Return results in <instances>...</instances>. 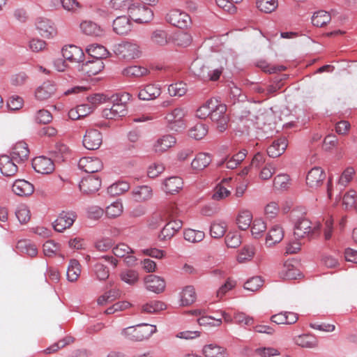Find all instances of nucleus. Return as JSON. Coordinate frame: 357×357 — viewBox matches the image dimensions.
Here are the masks:
<instances>
[{"label":"nucleus","mask_w":357,"mask_h":357,"mask_svg":"<svg viewBox=\"0 0 357 357\" xmlns=\"http://www.w3.org/2000/svg\"><path fill=\"white\" fill-rule=\"evenodd\" d=\"M254 352L259 357H274L281 354L278 349L272 347H259Z\"/></svg>","instance_id":"6e6d98bb"},{"label":"nucleus","mask_w":357,"mask_h":357,"mask_svg":"<svg viewBox=\"0 0 357 357\" xmlns=\"http://www.w3.org/2000/svg\"><path fill=\"white\" fill-rule=\"evenodd\" d=\"M102 142L101 132L96 129L88 130L83 138V145L89 150H97Z\"/></svg>","instance_id":"6e6552de"},{"label":"nucleus","mask_w":357,"mask_h":357,"mask_svg":"<svg viewBox=\"0 0 357 357\" xmlns=\"http://www.w3.org/2000/svg\"><path fill=\"white\" fill-rule=\"evenodd\" d=\"M207 133L208 128L206 125L202 123H197L192 127L188 132L189 136L196 140L203 139Z\"/></svg>","instance_id":"49530a36"},{"label":"nucleus","mask_w":357,"mask_h":357,"mask_svg":"<svg viewBox=\"0 0 357 357\" xmlns=\"http://www.w3.org/2000/svg\"><path fill=\"white\" fill-rule=\"evenodd\" d=\"M187 92L186 84L182 82L172 84L168 87V93L171 96L181 97Z\"/></svg>","instance_id":"4d7b16f0"},{"label":"nucleus","mask_w":357,"mask_h":357,"mask_svg":"<svg viewBox=\"0 0 357 357\" xmlns=\"http://www.w3.org/2000/svg\"><path fill=\"white\" fill-rule=\"evenodd\" d=\"M183 236L186 241L190 243H197L204 239L205 234L202 231L188 229L184 231Z\"/></svg>","instance_id":"603ef678"},{"label":"nucleus","mask_w":357,"mask_h":357,"mask_svg":"<svg viewBox=\"0 0 357 357\" xmlns=\"http://www.w3.org/2000/svg\"><path fill=\"white\" fill-rule=\"evenodd\" d=\"M227 231V224L224 221H214L210 227V235L212 238H220Z\"/></svg>","instance_id":"37998d69"},{"label":"nucleus","mask_w":357,"mask_h":357,"mask_svg":"<svg viewBox=\"0 0 357 357\" xmlns=\"http://www.w3.org/2000/svg\"><path fill=\"white\" fill-rule=\"evenodd\" d=\"M331 20L329 13L325 10H319L314 13L312 17V24L317 27H322L326 25Z\"/></svg>","instance_id":"ea45409f"},{"label":"nucleus","mask_w":357,"mask_h":357,"mask_svg":"<svg viewBox=\"0 0 357 357\" xmlns=\"http://www.w3.org/2000/svg\"><path fill=\"white\" fill-rule=\"evenodd\" d=\"M13 192L18 196H29L33 191V184L24 179L16 180L12 187Z\"/></svg>","instance_id":"393cba45"},{"label":"nucleus","mask_w":357,"mask_h":357,"mask_svg":"<svg viewBox=\"0 0 357 357\" xmlns=\"http://www.w3.org/2000/svg\"><path fill=\"white\" fill-rule=\"evenodd\" d=\"M149 73V70L143 66H131L125 68L122 70V74L124 76L130 77H140L147 75Z\"/></svg>","instance_id":"58836bf2"},{"label":"nucleus","mask_w":357,"mask_h":357,"mask_svg":"<svg viewBox=\"0 0 357 357\" xmlns=\"http://www.w3.org/2000/svg\"><path fill=\"white\" fill-rule=\"evenodd\" d=\"M132 22L126 15L117 17L113 22V30L119 35H126L132 29Z\"/></svg>","instance_id":"4be33fe9"},{"label":"nucleus","mask_w":357,"mask_h":357,"mask_svg":"<svg viewBox=\"0 0 357 357\" xmlns=\"http://www.w3.org/2000/svg\"><path fill=\"white\" fill-rule=\"evenodd\" d=\"M146 288L147 290L156 294H160L165 290V282L159 276L149 275L144 278Z\"/></svg>","instance_id":"412c9836"},{"label":"nucleus","mask_w":357,"mask_h":357,"mask_svg":"<svg viewBox=\"0 0 357 357\" xmlns=\"http://www.w3.org/2000/svg\"><path fill=\"white\" fill-rule=\"evenodd\" d=\"M36 29L40 35L46 38H50L56 34L53 23L48 19L39 17L36 22Z\"/></svg>","instance_id":"aec40b11"},{"label":"nucleus","mask_w":357,"mask_h":357,"mask_svg":"<svg viewBox=\"0 0 357 357\" xmlns=\"http://www.w3.org/2000/svg\"><path fill=\"white\" fill-rule=\"evenodd\" d=\"M356 192L354 190H349L344 194L342 203L347 210L352 209L356 207Z\"/></svg>","instance_id":"774afa93"},{"label":"nucleus","mask_w":357,"mask_h":357,"mask_svg":"<svg viewBox=\"0 0 357 357\" xmlns=\"http://www.w3.org/2000/svg\"><path fill=\"white\" fill-rule=\"evenodd\" d=\"M114 255L120 258H124L128 254H133L134 251L127 244L119 243L113 248Z\"/></svg>","instance_id":"69168bd1"},{"label":"nucleus","mask_w":357,"mask_h":357,"mask_svg":"<svg viewBox=\"0 0 357 357\" xmlns=\"http://www.w3.org/2000/svg\"><path fill=\"white\" fill-rule=\"evenodd\" d=\"M266 229V225L261 219L254 220L251 226V232L255 238H260Z\"/></svg>","instance_id":"13d9d810"},{"label":"nucleus","mask_w":357,"mask_h":357,"mask_svg":"<svg viewBox=\"0 0 357 357\" xmlns=\"http://www.w3.org/2000/svg\"><path fill=\"white\" fill-rule=\"evenodd\" d=\"M77 218V214L73 211H62L53 222L54 229L59 232H63L70 228Z\"/></svg>","instance_id":"423d86ee"},{"label":"nucleus","mask_w":357,"mask_h":357,"mask_svg":"<svg viewBox=\"0 0 357 357\" xmlns=\"http://www.w3.org/2000/svg\"><path fill=\"white\" fill-rule=\"evenodd\" d=\"M104 68V64L102 60H91L82 63L80 70L86 75L91 77L97 75Z\"/></svg>","instance_id":"bb28decb"},{"label":"nucleus","mask_w":357,"mask_h":357,"mask_svg":"<svg viewBox=\"0 0 357 357\" xmlns=\"http://www.w3.org/2000/svg\"><path fill=\"white\" fill-rule=\"evenodd\" d=\"M290 185V178L287 174H280L273 180V187L276 190H284Z\"/></svg>","instance_id":"09e8293b"},{"label":"nucleus","mask_w":357,"mask_h":357,"mask_svg":"<svg viewBox=\"0 0 357 357\" xmlns=\"http://www.w3.org/2000/svg\"><path fill=\"white\" fill-rule=\"evenodd\" d=\"M33 168L42 174H48L54 170L55 166L52 160L45 156H38L32 161Z\"/></svg>","instance_id":"ddd939ff"},{"label":"nucleus","mask_w":357,"mask_h":357,"mask_svg":"<svg viewBox=\"0 0 357 357\" xmlns=\"http://www.w3.org/2000/svg\"><path fill=\"white\" fill-rule=\"evenodd\" d=\"M166 308V305L160 301H152L142 305V312L146 313H156Z\"/></svg>","instance_id":"8fccbe9b"},{"label":"nucleus","mask_w":357,"mask_h":357,"mask_svg":"<svg viewBox=\"0 0 357 357\" xmlns=\"http://www.w3.org/2000/svg\"><path fill=\"white\" fill-rule=\"evenodd\" d=\"M165 19L169 24L179 29H187L192 24L190 16L179 9L171 10L166 15Z\"/></svg>","instance_id":"7ed1b4c3"},{"label":"nucleus","mask_w":357,"mask_h":357,"mask_svg":"<svg viewBox=\"0 0 357 357\" xmlns=\"http://www.w3.org/2000/svg\"><path fill=\"white\" fill-rule=\"evenodd\" d=\"M123 212V204L120 202H114L106 208L105 213L109 218H116Z\"/></svg>","instance_id":"e2e57ef3"},{"label":"nucleus","mask_w":357,"mask_h":357,"mask_svg":"<svg viewBox=\"0 0 357 357\" xmlns=\"http://www.w3.org/2000/svg\"><path fill=\"white\" fill-rule=\"evenodd\" d=\"M216 99L211 98L208 100L202 106L197 109L196 115L199 119H206L210 117L211 112L216 106Z\"/></svg>","instance_id":"c03bdc74"},{"label":"nucleus","mask_w":357,"mask_h":357,"mask_svg":"<svg viewBox=\"0 0 357 357\" xmlns=\"http://www.w3.org/2000/svg\"><path fill=\"white\" fill-rule=\"evenodd\" d=\"M256 253V247L253 245H245L239 251L237 261L245 263L252 259Z\"/></svg>","instance_id":"e433bc0d"},{"label":"nucleus","mask_w":357,"mask_h":357,"mask_svg":"<svg viewBox=\"0 0 357 357\" xmlns=\"http://www.w3.org/2000/svg\"><path fill=\"white\" fill-rule=\"evenodd\" d=\"M325 178L324 171L319 167H314L307 174L306 184L309 188L316 189L323 183Z\"/></svg>","instance_id":"4468645a"},{"label":"nucleus","mask_w":357,"mask_h":357,"mask_svg":"<svg viewBox=\"0 0 357 357\" xmlns=\"http://www.w3.org/2000/svg\"><path fill=\"white\" fill-rule=\"evenodd\" d=\"M197 295L192 286H187L181 292V303L183 306L192 304L196 301Z\"/></svg>","instance_id":"4c0bfd02"},{"label":"nucleus","mask_w":357,"mask_h":357,"mask_svg":"<svg viewBox=\"0 0 357 357\" xmlns=\"http://www.w3.org/2000/svg\"><path fill=\"white\" fill-rule=\"evenodd\" d=\"M131 13L135 17V21L139 23L149 22L153 17V10L146 6H139Z\"/></svg>","instance_id":"cd10ccee"},{"label":"nucleus","mask_w":357,"mask_h":357,"mask_svg":"<svg viewBox=\"0 0 357 357\" xmlns=\"http://www.w3.org/2000/svg\"><path fill=\"white\" fill-rule=\"evenodd\" d=\"M91 112L92 109L90 106L84 104L80 105L68 112V117L72 120H77L89 115Z\"/></svg>","instance_id":"79ce46f5"},{"label":"nucleus","mask_w":357,"mask_h":357,"mask_svg":"<svg viewBox=\"0 0 357 357\" xmlns=\"http://www.w3.org/2000/svg\"><path fill=\"white\" fill-rule=\"evenodd\" d=\"M236 324L243 326H252L254 324V318L242 312H236L234 314Z\"/></svg>","instance_id":"680f3d73"},{"label":"nucleus","mask_w":357,"mask_h":357,"mask_svg":"<svg viewBox=\"0 0 357 357\" xmlns=\"http://www.w3.org/2000/svg\"><path fill=\"white\" fill-rule=\"evenodd\" d=\"M288 146L287 139L281 137L274 140L267 149V153L271 158H277L281 155Z\"/></svg>","instance_id":"a878e982"},{"label":"nucleus","mask_w":357,"mask_h":357,"mask_svg":"<svg viewBox=\"0 0 357 357\" xmlns=\"http://www.w3.org/2000/svg\"><path fill=\"white\" fill-rule=\"evenodd\" d=\"M225 243L227 247L236 248L241 244V237L237 232H229L225 236Z\"/></svg>","instance_id":"0e129e2a"},{"label":"nucleus","mask_w":357,"mask_h":357,"mask_svg":"<svg viewBox=\"0 0 357 357\" xmlns=\"http://www.w3.org/2000/svg\"><path fill=\"white\" fill-rule=\"evenodd\" d=\"M298 270L290 263L285 262L280 271V276L284 280L296 279Z\"/></svg>","instance_id":"de8ad7c7"},{"label":"nucleus","mask_w":357,"mask_h":357,"mask_svg":"<svg viewBox=\"0 0 357 357\" xmlns=\"http://www.w3.org/2000/svg\"><path fill=\"white\" fill-rule=\"evenodd\" d=\"M160 93L161 89L158 85L149 84L139 90L138 97L142 100H151L158 98Z\"/></svg>","instance_id":"b1692460"},{"label":"nucleus","mask_w":357,"mask_h":357,"mask_svg":"<svg viewBox=\"0 0 357 357\" xmlns=\"http://www.w3.org/2000/svg\"><path fill=\"white\" fill-rule=\"evenodd\" d=\"M156 326L147 324H138L124 328L123 333L130 340L133 341H142L148 339L152 334L156 332Z\"/></svg>","instance_id":"f03ea898"},{"label":"nucleus","mask_w":357,"mask_h":357,"mask_svg":"<svg viewBox=\"0 0 357 357\" xmlns=\"http://www.w3.org/2000/svg\"><path fill=\"white\" fill-rule=\"evenodd\" d=\"M215 105L217 107H213L209 118L216 123L217 129L222 132L227 128L228 117L225 114L227 107L225 105L220 103L217 99Z\"/></svg>","instance_id":"20e7f679"},{"label":"nucleus","mask_w":357,"mask_h":357,"mask_svg":"<svg viewBox=\"0 0 357 357\" xmlns=\"http://www.w3.org/2000/svg\"><path fill=\"white\" fill-rule=\"evenodd\" d=\"M56 91L55 83L52 81H46L36 89L35 97L40 101L46 100L52 98L55 94Z\"/></svg>","instance_id":"f3484780"},{"label":"nucleus","mask_w":357,"mask_h":357,"mask_svg":"<svg viewBox=\"0 0 357 357\" xmlns=\"http://www.w3.org/2000/svg\"><path fill=\"white\" fill-rule=\"evenodd\" d=\"M185 116L184 111L182 108H175L170 112L167 113L165 119L171 130L177 131L179 128L184 127L183 117Z\"/></svg>","instance_id":"9d476101"},{"label":"nucleus","mask_w":357,"mask_h":357,"mask_svg":"<svg viewBox=\"0 0 357 357\" xmlns=\"http://www.w3.org/2000/svg\"><path fill=\"white\" fill-rule=\"evenodd\" d=\"M257 7L259 10L265 13L274 11L278 6V0H257Z\"/></svg>","instance_id":"864d4df0"},{"label":"nucleus","mask_w":357,"mask_h":357,"mask_svg":"<svg viewBox=\"0 0 357 357\" xmlns=\"http://www.w3.org/2000/svg\"><path fill=\"white\" fill-rule=\"evenodd\" d=\"M165 191L167 193L174 194L178 192L183 187V181L178 176H172L167 178L164 182Z\"/></svg>","instance_id":"2f4dec72"},{"label":"nucleus","mask_w":357,"mask_h":357,"mask_svg":"<svg viewBox=\"0 0 357 357\" xmlns=\"http://www.w3.org/2000/svg\"><path fill=\"white\" fill-rule=\"evenodd\" d=\"M152 43L158 46H164L168 43L167 33L164 30L157 29L151 36Z\"/></svg>","instance_id":"3c124183"},{"label":"nucleus","mask_w":357,"mask_h":357,"mask_svg":"<svg viewBox=\"0 0 357 357\" xmlns=\"http://www.w3.org/2000/svg\"><path fill=\"white\" fill-rule=\"evenodd\" d=\"M79 186L80 190L84 193H95L101 186V179L96 175H89L82 179Z\"/></svg>","instance_id":"f8f14e48"},{"label":"nucleus","mask_w":357,"mask_h":357,"mask_svg":"<svg viewBox=\"0 0 357 357\" xmlns=\"http://www.w3.org/2000/svg\"><path fill=\"white\" fill-rule=\"evenodd\" d=\"M132 198L137 202H144L153 197L152 188L146 185L135 188L131 192Z\"/></svg>","instance_id":"5701e85b"},{"label":"nucleus","mask_w":357,"mask_h":357,"mask_svg":"<svg viewBox=\"0 0 357 357\" xmlns=\"http://www.w3.org/2000/svg\"><path fill=\"white\" fill-rule=\"evenodd\" d=\"M78 167L86 173L93 174L101 170L103 165L98 158L84 157L79 160Z\"/></svg>","instance_id":"9b49d317"},{"label":"nucleus","mask_w":357,"mask_h":357,"mask_svg":"<svg viewBox=\"0 0 357 357\" xmlns=\"http://www.w3.org/2000/svg\"><path fill=\"white\" fill-rule=\"evenodd\" d=\"M81 266L78 261L72 259L67 270V278L70 282H75L77 280L81 273Z\"/></svg>","instance_id":"a18cd8bd"},{"label":"nucleus","mask_w":357,"mask_h":357,"mask_svg":"<svg viewBox=\"0 0 357 357\" xmlns=\"http://www.w3.org/2000/svg\"><path fill=\"white\" fill-rule=\"evenodd\" d=\"M263 285V280L261 277L256 276L251 278L244 284V288L250 291L259 290Z\"/></svg>","instance_id":"338daca9"},{"label":"nucleus","mask_w":357,"mask_h":357,"mask_svg":"<svg viewBox=\"0 0 357 357\" xmlns=\"http://www.w3.org/2000/svg\"><path fill=\"white\" fill-rule=\"evenodd\" d=\"M29 153L30 151L28 144L23 141H20L13 146L10 155L15 159L17 164L21 165L28 160Z\"/></svg>","instance_id":"2eb2a0df"},{"label":"nucleus","mask_w":357,"mask_h":357,"mask_svg":"<svg viewBox=\"0 0 357 357\" xmlns=\"http://www.w3.org/2000/svg\"><path fill=\"white\" fill-rule=\"evenodd\" d=\"M62 55L64 59L71 63H80L84 58L83 50L73 45L64 46L62 48Z\"/></svg>","instance_id":"dca6fc26"},{"label":"nucleus","mask_w":357,"mask_h":357,"mask_svg":"<svg viewBox=\"0 0 357 357\" xmlns=\"http://www.w3.org/2000/svg\"><path fill=\"white\" fill-rule=\"evenodd\" d=\"M224 67L209 70L208 67L203 66L198 75L204 81H216L222 75Z\"/></svg>","instance_id":"7c9ffc66"},{"label":"nucleus","mask_w":357,"mask_h":357,"mask_svg":"<svg viewBox=\"0 0 357 357\" xmlns=\"http://www.w3.org/2000/svg\"><path fill=\"white\" fill-rule=\"evenodd\" d=\"M19 165L10 155H0V172L6 177L15 176L19 171Z\"/></svg>","instance_id":"39448f33"},{"label":"nucleus","mask_w":357,"mask_h":357,"mask_svg":"<svg viewBox=\"0 0 357 357\" xmlns=\"http://www.w3.org/2000/svg\"><path fill=\"white\" fill-rule=\"evenodd\" d=\"M182 225V222L180 220L169 221L161 230L158 236L159 239L162 241L171 239L181 229Z\"/></svg>","instance_id":"a211bd4d"},{"label":"nucleus","mask_w":357,"mask_h":357,"mask_svg":"<svg viewBox=\"0 0 357 357\" xmlns=\"http://www.w3.org/2000/svg\"><path fill=\"white\" fill-rule=\"evenodd\" d=\"M294 342L299 347L303 348H314L317 345L316 338L309 334H303L296 336L294 338Z\"/></svg>","instance_id":"a19ab883"},{"label":"nucleus","mask_w":357,"mask_h":357,"mask_svg":"<svg viewBox=\"0 0 357 357\" xmlns=\"http://www.w3.org/2000/svg\"><path fill=\"white\" fill-rule=\"evenodd\" d=\"M284 238V231L280 226H273L268 232L266 237V244L271 247L280 243Z\"/></svg>","instance_id":"c85d7f7f"},{"label":"nucleus","mask_w":357,"mask_h":357,"mask_svg":"<svg viewBox=\"0 0 357 357\" xmlns=\"http://www.w3.org/2000/svg\"><path fill=\"white\" fill-rule=\"evenodd\" d=\"M127 114V107L123 102H116L110 108L102 111V116L107 119H116Z\"/></svg>","instance_id":"6ab92c4d"},{"label":"nucleus","mask_w":357,"mask_h":357,"mask_svg":"<svg viewBox=\"0 0 357 357\" xmlns=\"http://www.w3.org/2000/svg\"><path fill=\"white\" fill-rule=\"evenodd\" d=\"M81 31L86 35L99 36L102 34V29L91 21H84L79 25Z\"/></svg>","instance_id":"473e14b6"},{"label":"nucleus","mask_w":357,"mask_h":357,"mask_svg":"<svg viewBox=\"0 0 357 357\" xmlns=\"http://www.w3.org/2000/svg\"><path fill=\"white\" fill-rule=\"evenodd\" d=\"M120 278L124 282L133 285L138 281L139 275L136 271L126 270L120 273Z\"/></svg>","instance_id":"bf43d9fd"},{"label":"nucleus","mask_w":357,"mask_h":357,"mask_svg":"<svg viewBox=\"0 0 357 357\" xmlns=\"http://www.w3.org/2000/svg\"><path fill=\"white\" fill-rule=\"evenodd\" d=\"M320 228L319 223L312 225L310 220L301 218L294 225V235L297 240L305 238L310 240L319 234Z\"/></svg>","instance_id":"f257e3e1"},{"label":"nucleus","mask_w":357,"mask_h":357,"mask_svg":"<svg viewBox=\"0 0 357 357\" xmlns=\"http://www.w3.org/2000/svg\"><path fill=\"white\" fill-rule=\"evenodd\" d=\"M15 215L21 224H26L31 219V212L25 204H20L17 206Z\"/></svg>","instance_id":"5fc2aeb1"},{"label":"nucleus","mask_w":357,"mask_h":357,"mask_svg":"<svg viewBox=\"0 0 357 357\" xmlns=\"http://www.w3.org/2000/svg\"><path fill=\"white\" fill-rule=\"evenodd\" d=\"M86 52L89 56L93 57L94 60L106 58L109 54L107 50L102 45L98 44H91L86 48Z\"/></svg>","instance_id":"f704fd0d"},{"label":"nucleus","mask_w":357,"mask_h":357,"mask_svg":"<svg viewBox=\"0 0 357 357\" xmlns=\"http://www.w3.org/2000/svg\"><path fill=\"white\" fill-rule=\"evenodd\" d=\"M252 214L248 210H241L236 217V224L241 230H246L251 226Z\"/></svg>","instance_id":"c9c22d12"},{"label":"nucleus","mask_w":357,"mask_h":357,"mask_svg":"<svg viewBox=\"0 0 357 357\" xmlns=\"http://www.w3.org/2000/svg\"><path fill=\"white\" fill-rule=\"evenodd\" d=\"M176 143V137L167 134L158 137L153 144V151L158 154H162L174 146Z\"/></svg>","instance_id":"1a4fd4ad"},{"label":"nucleus","mask_w":357,"mask_h":357,"mask_svg":"<svg viewBox=\"0 0 357 357\" xmlns=\"http://www.w3.org/2000/svg\"><path fill=\"white\" fill-rule=\"evenodd\" d=\"M356 171L353 167H347L342 173L338 180V184L347 186L354 178Z\"/></svg>","instance_id":"052dcab7"},{"label":"nucleus","mask_w":357,"mask_h":357,"mask_svg":"<svg viewBox=\"0 0 357 357\" xmlns=\"http://www.w3.org/2000/svg\"><path fill=\"white\" fill-rule=\"evenodd\" d=\"M202 351L206 357H229L227 349L217 344L205 345Z\"/></svg>","instance_id":"c756f323"},{"label":"nucleus","mask_w":357,"mask_h":357,"mask_svg":"<svg viewBox=\"0 0 357 357\" xmlns=\"http://www.w3.org/2000/svg\"><path fill=\"white\" fill-rule=\"evenodd\" d=\"M211 162V155L208 153H200L196 155L191 162L192 168L201 171L206 167Z\"/></svg>","instance_id":"72a5a7b5"},{"label":"nucleus","mask_w":357,"mask_h":357,"mask_svg":"<svg viewBox=\"0 0 357 357\" xmlns=\"http://www.w3.org/2000/svg\"><path fill=\"white\" fill-rule=\"evenodd\" d=\"M116 51L121 58L127 60L138 58L141 54L139 46L129 42L119 44Z\"/></svg>","instance_id":"0eeeda50"}]
</instances>
